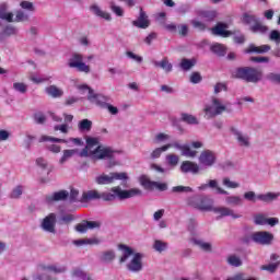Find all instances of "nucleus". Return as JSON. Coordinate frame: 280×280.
Returning <instances> with one entry per match:
<instances>
[{"mask_svg": "<svg viewBox=\"0 0 280 280\" xmlns=\"http://www.w3.org/2000/svg\"><path fill=\"white\" fill-rule=\"evenodd\" d=\"M69 198V191L59 190L45 196V202L47 205H54V202H65Z\"/></svg>", "mask_w": 280, "mask_h": 280, "instance_id": "ddd939ff", "label": "nucleus"}, {"mask_svg": "<svg viewBox=\"0 0 280 280\" xmlns=\"http://www.w3.org/2000/svg\"><path fill=\"white\" fill-rule=\"evenodd\" d=\"M34 119H35V122H36V124H45V120H46L45 114H43V113H36V114L34 115Z\"/></svg>", "mask_w": 280, "mask_h": 280, "instance_id": "69168bd1", "label": "nucleus"}, {"mask_svg": "<svg viewBox=\"0 0 280 280\" xmlns=\"http://www.w3.org/2000/svg\"><path fill=\"white\" fill-rule=\"evenodd\" d=\"M170 139H172L170 135L160 132L155 135L153 141L154 143H165V141H170Z\"/></svg>", "mask_w": 280, "mask_h": 280, "instance_id": "c03bdc74", "label": "nucleus"}, {"mask_svg": "<svg viewBox=\"0 0 280 280\" xmlns=\"http://www.w3.org/2000/svg\"><path fill=\"white\" fill-rule=\"evenodd\" d=\"M0 19L9 23H12V19H14V14L8 13V5L5 4L0 5Z\"/></svg>", "mask_w": 280, "mask_h": 280, "instance_id": "c756f323", "label": "nucleus"}, {"mask_svg": "<svg viewBox=\"0 0 280 280\" xmlns=\"http://www.w3.org/2000/svg\"><path fill=\"white\" fill-rule=\"evenodd\" d=\"M270 40H273L277 45L280 44V33L279 31L275 30L271 31L270 35H269Z\"/></svg>", "mask_w": 280, "mask_h": 280, "instance_id": "0e129e2a", "label": "nucleus"}, {"mask_svg": "<svg viewBox=\"0 0 280 280\" xmlns=\"http://www.w3.org/2000/svg\"><path fill=\"white\" fill-rule=\"evenodd\" d=\"M267 221H268V219L266 218L265 214H256L254 217V222L257 225L265 226V224H267Z\"/></svg>", "mask_w": 280, "mask_h": 280, "instance_id": "864d4df0", "label": "nucleus"}, {"mask_svg": "<svg viewBox=\"0 0 280 280\" xmlns=\"http://www.w3.org/2000/svg\"><path fill=\"white\" fill-rule=\"evenodd\" d=\"M190 82L192 84H200V82H202V77L200 75V72H192L190 75Z\"/></svg>", "mask_w": 280, "mask_h": 280, "instance_id": "bf43d9fd", "label": "nucleus"}, {"mask_svg": "<svg viewBox=\"0 0 280 280\" xmlns=\"http://www.w3.org/2000/svg\"><path fill=\"white\" fill-rule=\"evenodd\" d=\"M225 280H246V273L238 272L232 277L226 278Z\"/></svg>", "mask_w": 280, "mask_h": 280, "instance_id": "338daca9", "label": "nucleus"}, {"mask_svg": "<svg viewBox=\"0 0 280 280\" xmlns=\"http://www.w3.org/2000/svg\"><path fill=\"white\" fill-rule=\"evenodd\" d=\"M74 218L73 214L65 213L61 214V218L59 219V224H69L73 222Z\"/></svg>", "mask_w": 280, "mask_h": 280, "instance_id": "5fc2aeb1", "label": "nucleus"}, {"mask_svg": "<svg viewBox=\"0 0 280 280\" xmlns=\"http://www.w3.org/2000/svg\"><path fill=\"white\" fill-rule=\"evenodd\" d=\"M279 266H280V260H278L276 262L268 264V265H262L260 267V270H267V272L275 273V272H277V269L279 268Z\"/></svg>", "mask_w": 280, "mask_h": 280, "instance_id": "e433bc0d", "label": "nucleus"}, {"mask_svg": "<svg viewBox=\"0 0 280 280\" xmlns=\"http://www.w3.org/2000/svg\"><path fill=\"white\" fill-rule=\"evenodd\" d=\"M167 246H168L167 242H163L160 240H156L153 244V248L158 253H163L164 250H167Z\"/></svg>", "mask_w": 280, "mask_h": 280, "instance_id": "37998d69", "label": "nucleus"}, {"mask_svg": "<svg viewBox=\"0 0 280 280\" xmlns=\"http://www.w3.org/2000/svg\"><path fill=\"white\" fill-rule=\"evenodd\" d=\"M195 244L201 249L205 250L206 253H211V243H207L201 240H196Z\"/></svg>", "mask_w": 280, "mask_h": 280, "instance_id": "de8ad7c7", "label": "nucleus"}, {"mask_svg": "<svg viewBox=\"0 0 280 280\" xmlns=\"http://www.w3.org/2000/svg\"><path fill=\"white\" fill-rule=\"evenodd\" d=\"M203 112L207 119H213V117H218V115H222V113H231L226 105L222 104V101L217 97L212 98L211 105L205 106Z\"/></svg>", "mask_w": 280, "mask_h": 280, "instance_id": "39448f33", "label": "nucleus"}, {"mask_svg": "<svg viewBox=\"0 0 280 280\" xmlns=\"http://www.w3.org/2000/svg\"><path fill=\"white\" fill-rule=\"evenodd\" d=\"M180 172L183 174H198L200 166L191 161H184L180 165Z\"/></svg>", "mask_w": 280, "mask_h": 280, "instance_id": "f3484780", "label": "nucleus"}, {"mask_svg": "<svg viewBox=\"0 0 280 280\" xmlns=\"http://www.w3.org/2000/svg\"><path fill=\"white\" fill-rule=\"evenodd\" d=\"M267 78H268V80H270V82H277L278 84H280V74L279 73H269Z\"/></svg>", "mask_w": 280, "mask_h": 280, "instance_id": "774afa93", "label": "nucleus"}, {"mask_svg": "<svg viewBox=\"0 0 280 280\" xmlns=\"http://www.w3.org/2000/svg\"><path fill=\"white\" fill-rule=\"evenodd\" d=\"M115 154H117L116 150H114L110 147L100 145V139L91 138V137L86 138V145L80 152V156H82V158L90 156L91 159H94L95 161H102V160H106V159H115Z\"/></svg>", "mask_w": 280, "mask_h": 280, "instance_id": "f257e3e1", "label": "nucleus"}, {"mask_svg": "<svg viewBox=\"0 0 280 280\" xmlns=\"http://www.w3.org/2000/svg\"><path fill=\"white\" fill-rule=\"evenodd\" d=\"M249 240L260 246H270L275 240V235L270 232L259 231L250 234Z\"/></svg>", "mask_w": 280, "mask_h": 280, "instance_id": "9b49d317", "label": "nucleus"}, {"mask_svg": "<svg viewBox=\"0 0 280 280\" xmlns=\"http://www.w3.org/2000/svg\"><path fill=\"white\" fill-rule=\"evenodd\" d=\"M126 56H127L128 58H130L131 60H135V61L138 62L139 65H140L141 62H143V57H141V56H139V55H136V54L132 52V51H127V52H126Z\"/></svg>", "mask_w": 280, "mask_h": 280, "instance_id": "052dcab7", "label": "nucleus"}, {"mask_svg": "<svg viewBox=\"0 0 280 280\" xmlns=\"http://www.w3.org/2000/svg\"><path fill=\"white\" fill-rule=\"evenodd\" d=\"M152 65L158 69H162L166 73H172V70L174 69V66L172 65V62H170V59H167V57H164L161 61L153 60Z\"/></svg>", "mask_w": 280, "mask_h": 280, "instance_id": "412c9836", "label": "nucleus"}, {"mask_svg": "<svg viewBox=\"0 0 280 280\" xmlns=\"http://www.w3.org/2000/svg\"><path fill=\"white\" fill-rule=\"evenodd\" d=\"M187 206L199 211H211L213 201L207 197L192 196L187 199Z\"/></svg>", "mask_w": 280, "mask_h": 280, "instance_id": "6e6552de", "label": "nucleus"}, {"mask_svg": "<svg viewBox=\"0 0 280 280\" xmlns=\"http://www.w3.org/2000/svg\"><path fill=\"white\" fill-rule=\"evenodd\" d=\"M96 185H113L115 180H128V174L113 172L109 174L102 173L95 177Z\"/></svg>", "mask_w": 280, "mask_h": 280, "instance_id": "1a4fd4ad", "label": "nucleus"}, {"mask_svg": "<svg viewBox=\"0 0 280 280\" xmlns=\"http://www.w3.org/2000/svg\"><path fill=\"white\" fill-rule=\"evenodd\" d=\"M74 246H86V245H95L100 244L98 238H81L73 241Z\"/></svg>", "mask_w": 280, "mask_h": 280, "instance_id": "c85d7f7f", "label": "nucleus"}, {"mask_svg": "<svg viewBox=\"0 0 280 280\" xmlns=\"http://www.w3.org/2000/svg\"><path fill=\"white\" fill-rule=\"evenodd\" d=\"M222 183L228 189H237L240 187V183L233 182L229 177H224Z\"/></svg>", "mask_w": 280, "mask_h": 280, "instance_id": "49530a36", "label": "nucleus"}, {"mask_svg": "<svg viewBox=\"0 0 280 280\" xmlns=\"http://www.w3.org/2000/svg\"><path fill=\"white\" fill-rule=\"evenodd\" d=\"M42 229L46 233H56V213H50L44 218Z\"/></svg>", "mask_w": 280, "mask_h": 280, "instance_id": "dca6fc26", "label": "nucleus"}, {"mask_svg": "<svg viewBox=\"0 0 280 280\" xmlns=\"http://www.w3.org/2000/svg\"><path fill=\"white\" fill-rule=\"evenodd\" d=\"M280 197V192H266V194H255V191H246L243 195V198L248 202H265L266 205H270V202H275Z\"/></svg>", "mask_w": 280, "mask_h": 280, "instance_id": "0eeeda50", "label": "nucleus"}, {"mask_svg": "<svg viewBox=\"0 0 280 280\" xmlns=\"http://www.w3.org/2000/svg\"><path fill=\"white\" fill-rule=\"evenodd\" d=\"M229 28V25L225 23H218L213 28H212V34L214 36H222L223 38H229L231 36V32L226 31Z\"/></svg>", "mask_w": 280, "mask_h": 280, "instance_id": "aec40b11", "label": "nucleus"}, {"mask_svg": "<svg viewBox=\"0 0 280 280\" xmlns=\"http://www.w3.org/2000/svg\"><path fill=\"white\" fill-rule=\"evenodd\" d=\"M182 154H183V156H188L189 159H194V156H196V154H198V152L191 150V148H189V145L185 144L184 149L182 150Z\"/></svg>", "mask_w": 280, "mask_h": 280, "instance_id": "603ef678", "label": "nucleus"}, {"mask_svg": "<svg viewBox=\"0 0 280 280\" xmlns=\"http://www.w3.org/2000/svg\"><path fill=\"white\" fill-rule=\"evenodd\" d=\"M13 89L18 91V93H27V85H25V83L15 82L13 83Z\"/></svg>", "mask_w": 280, "mask_h": 280, "instance_id": "4d7b16f0", "label": "nucleus"}, {"mask_svg": "<svg viewBox=\"0 0 280 280\" xmlns=\"http://www.w3.org/2000/svg\"><path fill=\"white\" fill-rule=\"evenodd\" d=\"M191 25L195 30H199V32H205V30H207V25L198 20H191Z\"/></svg>", "mask_w": 280, "mask_h": 280, "instance_id": "13d9d810", "label": "nucleus"}, {"mask_svg": "<svg viewBox=\"0 0 280 280\" xmlns=\"http://www.w3.org/2000/svg\"><path fill=\"white\" fill-rule=\"evenodd\" d=\"M211 51L217 56H224L226 54V47L222 44H214L211 46Z\"/></svg>", "mask_w": 280, "mask_h": 280, "instance_id": "c9c22d12", "label": "nucleus"}, {"mask_svg": "<svg viewBox=\"0 0 280 280\" xmlns=\"http://www.w3.org/2000/svg\"><path fill=\"white\" fill-rule=\"evenodd\" d=\"M90 12H92L94 16H98V19H104V21H113L110 13L102 10V8L97 4L90 5Z\"/></svg>", "mask_w": 280, "mask_h": 280, "instance_id": "a211bd4d", "label": "nucleus"}, {"mask_svg": "<svg viewBox=\"0 0 280 280\" xmlns=\"http://www.w3.org/2000/svg\"><path fill=\"white\" fill-rule=\"evenodd\" d=\"M208 187H210V189H215L217 194H221L222 196H229V191L218 186V180L215 179H210L208 183Z\"/></svg>", "mask_w": 280, "mask_h": 280, "instance_id": "2f4dec72", "label": "nucleus"}, {"mask_svg": "<svg viewBox=\"0 0 280 280\" xmlns=\"http://www.w3.org/2000/svg\"><path fill=\"white\" fill-rule=\"evenodd\" d=\"M27 19H30V15L23 11H18L15 14V21H18V23L21 21H27Z\"/></svg>", "mask_w": 280, "mask_h": 280, "instance_id": "e2e57ef3", "label": "nucleus"}, {"mask_svg": "<svg viewBox=\"0 0 280 280\" xmlns=\"http://www.w3.org/2000/svg\"><path fill=\"white\" fill-rule=\"evenodd\" d=\"M46 93L50 97H62V95H65V92L56 85H49L46 88Z\"/></svg>", "mask_w": 280, "mask_h": 280, "instance_id": "cd10ccee", "label": "nucleus"}, {"mask_svg": "<svg viewBox=\"0 0 280 280\" xmlns=\"http://www.w3.org/2000/svg\"><path fill=\"white\" fill-rule=\"evenodd\" d=\"M166 165L170 170H175L178 166V163L180 162V158L174 153L167 154L165 156Z\"/></svg>", "mask_w": 280, "mask_h": 280, "instance_id": "b1692460", "label": "nucleus"}, {"mask_svg": "<svg viewBox=\"0 0 280 280\" xmlns=\"http://www.w3.org/2000/svg\"><path fill=\"white\" fill-rule=\"evenodd\" d=\"M72 276L75 277L77 279L92 280L91 276H89L82 269H74L73 272H72Z\"/></svg>", "mask_w": 280, "mask_h": 280, "instance_id": "a18cd8bd", "label": "nucleus"}, {"mask_svg": "<svg viewBox=\"0 0 280 280\" xmlns=\"http://www.w3.org/2000/svg\"><path fill=\"white\" fill-rule=\"evenodd\" d=\"M3 34H4V36H15V34H19V30H16V27H14L12 25H8L3 30Z\"/></svg>", "mask_w": 280, "mask_h": 280, "instance_id": "6e6d98bb", "label": "nucleus"}, {"mask_svg": "<svg viewBox=\"0 0 280 280\" xmlns=\"http://www.w3.org/2000/svg\"><path fill=\"white\" fill-rule=\"evenodd\" d=\"M78 152V150H63V155L60 158L59 163L60 165L67 163V161H69V159H71V156H73V154H75Z\"/></svg>", "mask_w": 280, "mask_h": 280, "instance_id": "a19ab883", "label": "nucleus"}, {"mask_svg": "<svg viewBox=\"0 0 280 280\" xmlns=\"http://www.w3.org/2000/svg\"><path fill=\"white\" fill-rule=\"evenodd\" d=\"M101 194L97 190H86L83 191L81 201L91 202V200H100Z\"/></svg>", "mask_w": 280, "mask_h": 280, "instance_id": "5701e85b", "label": "nucleus"}, {"mask_svg": "<svg viewBox=\"0 0 280 280\" xmlns=\"http://www.w3.org/2000/svg\"><path fill=\"white\" fill-rule=\"evenodd\" d=\"M270 51V46L269 45H262V46H255V45H249V47L245 50V54H266Z\"/></svg>", "mask_w": 280, "mask_h": 280, "instance_id": "393cba45", "label": "nucleus"}, {"mask_svg": "<svg viewBox=\"0 0 280 280\" xmlns=\"http://www.w3.org/2000/svg\"><path fill=\"white\" fill-rule=\"evenodd\" d=\"M132 25H135V27H140V30H147V27H150V20H148V15L143 10L140 11L138 20L133 21Z\"/></svg>", "mask_w": 280, "mask_h": 280, "instance_id": "4be33fe9", "label": "nucleus"}, {"mask_svg": "<svg viewBox=\"0 0 280 280\" xmlns=\"http://www.w3.org/2000/svg\"><path fill=\"white\" fill-rule=\"evenodd\" d=\"M77 89H79V91H82L83 93H84V91H88L89 102H91V104H95L100 108H105L107 106V104L110 102V97L104 96L102 94H94L93 89H91L86 84L78 85Z\"/></svg>", "mask_w": 280, "mask_h": 280, "instance_id": "423d86ee", "label": "nucleus"}, {"mask_svg": "<svg viewBox=\"0 0 280 280\" xmlns=\"http://www.w3.org/2000/svg\"><path fill=\"white\" fill-rule=\"evenodd\" d=\"M68 67L70 69H77L80 73H91V67L84 63V56L74 52L68 60Z\"/></svg>", "mask_w": 280, "mask_h": 280, "instance_id": "9d476101", "label": "nucleus"}, {"mask_svg": "<svg viewBox=\"0 0 280 280\" xmlns=\"http://www.w3.org/2000/svg\"><path fill=\"white\" fill-rule=\"evenodd\" d=\"M118 250H120L119 264H127V270L129 272H141L143 270V254L135 253V249L126 244H119Z\"/></svg>", "mask_w": 280, "mask_h": 280, "instance_id": "f03ea898", "label": "nucleus"}, {"mask_svg": "<svg viewBox=\"0 0 280 280\" xmlns=\"http://www.w3.org/2000/svg\"><path fill=\"white\" fill-rule=\"evenodd\" d=\"M257 16L253 15L252 13H244L243 14V23H245V25H254L257 23Z\"/></svg>", "mask_w": 280, "mask_h": 280, "instance_id": "58836bf2", "label": "nucleus"}, {"mask_svg": "<svg viewBox=\"0 0 280 280\" xmlns=\"http://www.w3.org/2000/svg\"><path fill=\"white\" fill-rule=\"evenodd\" d=\"M225 202L232 207H242L244 205V199L240 196L232 195L225 197Z\"/></svg>", "mask_w": 280, "mask_h": 280, "instance_id": "bb28decb", "label": "nucleus"}, {"mask_svg": "<svg viewBox=\"0 0 280 280\" xmlns=\"http://www.w3.org/2000/svg\"><path fill=\"white\" fill-rule=\"evenodd\" d=\"M182 121L189 124L190 126H198V118L191 114H182Z\"/></svg>", "mask_w": 280, "mask_h": 280, "instance_id": "72a5a7b5", "label": "nucleus"}, {"mask_svg": "<svg viewBox=\"0 0 280 280\" xmlns=\"http://www.w3.org/2000/svg\"><path fill=\"white\" fill-rule=\"evenodd\" d=\"M23 189L24 187L22 185L16 186L15 188H13V190L10 194V198H13L14 200L21 198V196H23Z\"/></svg>", "mask_w": 280, "mask_h": 280, "instance_id": "09e8293b", "label": "nucleus"}, {"mask_svg": "<svg viewBox=\"0 0 280 280\" xmlns=\"http://www.w3.org/2000/svg\"><path fill=\"white\" fill-rule=\"evenodd\" d=\"M91 128H93V121L89 119H83L79 122L80 132H90Z\"/></svg>", "mask_w": 280, "mask_h": 280, "instance_id": "473e14b6", "label": "nucleus"}, {"mask_svg": "<svg viewBox=\"0 0 280 280\" xmlns=\"http://www.w3.org/2000/svg\"><path fill=\"white\" fill-rule=\"evenodd\" d=\"M228 264L234 268H240V266H242V259L236 255H230L228 257Z\"/></svg>", "mask_w": 280, "mask_h": 280, "instance_id": "ea45409f", "label": "nucleus"}, {"mask_svg": "<svg viewBox=\"0 0 280 280\" xmlns=\"http://www.w3.org/2000/svg\"><path fill=\"white\" fill-rule=\"evenodd\" d=\"M45 141H51V143H67L66 139L54 138L50 136H42L39 138V143H45Z\"/></svg>", "mask_w": 280, "mask_h": 280, "instance_id": "4c0bfd02", "label": "nucleus"}, {"mask_svg": "<svg viewBox=\"0 0 280 280\" xmlns=\"http://www.w3.org/2000/svg\"><path fill=\"white\" fill-rule=\"evenodd\" d=\"M250 31L254 34H266V32H268V26L261 24L258 20L254 25L250 26Z\"/></svg>", "mask_w": 280, "mask_h": 280, "instance_id": "7c9ffc66", "label": "nucleus"}, {"mask_svg": "<svg viewBox=\"0 0 280 280\" xmlns=\"http://www.w3.org/2000/svg\"><path fill=\"white\" fill-rule=\"evenodd\" d=\"M109 9L116 16H124V9L117 5L114 1L109 2Z\"/></svg>", "mask_w": 280, "mask_h": 280, "instance_id": "8fccbe9b", "label": "nucleus"}, {"mask_svg": "<svg viewBox=\"0 0 280 280\" xmlns=\"http://www.w3.org/2000/svg\"><path fill=\"white\" fill-rule=\"evenodd\" d=\"M197 62L198 61L196 60V58H191V59L183 58L179 63V67L182 71H190V69H194V67H196Z\"/></svg>", "mask_w": 280, "mask_h": 280, "instance_id": "a878e982", "label": "nucleus"}, {"mask_svg": "<svg viewBox=\"0 0 280 280\" xmlns=\"http://www.w3.org/2000/svg\"><path fill=\"white\" fill-rule=\"evenodd\" d=\"M173 194H191L194 191V188L189 186H174L172 188Z\"/></svg>", "mask_w": 280, "mask_h": 280, "instance_id": "79ce46f5", "label": "nucleus"}, {"mask_svg": "<svg viewBox=\"0 0 280 280\" xmlns=\"http://www.w3.org/2000/svg\"><path fill=\"white\" fill-rule=\"evenodd\" d=\"M143 196V191L139 188H130L128 190L121 189V187L116 186L110 189V192H102L100 200L105 202H113L115 200H128L129 198H137Z\"/></svg>", "mask_w": 280, "mask_h": 280, "instance_id": "7ed1b4c3", "label": "nucleus"}, {"mask_svg": "<svg viewBox=\"0 0 280 280\" xmlns=\"http://www.w3.org/2000/svg\"><path fill=\"white\" fill-rule=\"evenodd\" d=\"M22 10H27V12H34V4L30 1H22L20 3Z\"/></svg>", "mask_w": 280, "mask_h": 280, "instance_id": "680f3d73", "label": "nucleus"}, {"mask_svg": "<svg viewBox=\"0 0 280 280\" xmlns=\"http://www.w3.org/2000/svg\"><path fill=\"white\" fill-rule=\"evenodd\" d=\"M211 211H213V213H217V215H219L218 218H233V220H237L240 218H242V215L235 213V211L231 208L228 207H215V208H211Z\"/></svg>", "mask_w": 280, "mask_h": 280, "instance_id": "4468645a", "label": "nucleus"}, {"mask_svg": "<svg viewBox=\"0 0 280 280\" xmlns=\"http://www.w3.org/2000/svg\"><path fill=\"white\" fill-rule=\"evenodd\" d=\"M232 135L236 138V141L238 142V145L248 148L250 145V138L248 136H244L237 128L232 127L231 128Z\"/></svg>", "mask_w": 280, "mask_h": 280, "instance_id": "6ab92c4d", "label": "nucleus"}, {"mask_svg": "<svg viewBox=\"0 0 280 280\" xmlns=\"http://www.w3.org/2000/svg\"><path fill=\"white\" fill-rule=\"evenodd\" d=\"M45 273L37 275L34 280H57L56 277L49 276L47 272H55V275H60L67 270V267L60 265H50L44 268Z\"/></svg>", "mask_w": 280, "mask_h": 280, "instance_id": "f8f14e48", "label": "nucleus"}, {"mask_svg": "<svg viewBox=\"0 0 280 280\" xmlns=\"http://www.w3.org/2000/svg\"><path fill=\"white\" fill-rule=\"evenodd\" d=\"M115 259V252L114 250H107L103 252L101 255V261H104L105 264H110Z\"/></svg>", "mask_w": 280, "mask_h": 280, "instance_id": "f704fd0d", "label": "nucleus"}, {"mask_svg": "<svg viewBox=\"0 0 280 280\" xmlns=\"http://www.w3.org/2000/svg\"><path fill=\"white\" fill-rule=\"evenodd\" d=\"M232 75L238 78V80H244L245 82H252L257 84L261 80V72L255 68L243 67L237 68Z\"/></svg>", "mask_w": 280, "mask_h": 280, "instance_id": "20e7f679", "label": "nucleus"}, {"mask_svg": "<svg viewBox=\"0 0 280 280\" xmlns=\"http://www.w3.org/2000/svg\"><path fill=\"white\" fill-rule=\"evenodd\" d=\"M199 163L203 167H213V165L215 164V153L210 150L201 152L199 156Z\"/></svg>", "mask_w": 280, "mask_h": 280, "instance_id": "2eb2a0df", "label": "nucleus"}, {"mask_svg": "<svg viewBox=\"0 0 280 280\" xmlns=\"http://www.w3.org/2000/svg\"><path fill=\"white\" fill-rule=\"evenodd\" d=\"M167 148L166 144L160 148H156L155 150L152 151L151 153V159H161V155L163 154V152H167Z\"/></svg>", "mask_w": 280, "mask_h": 280, "instance_id": "3c124183", "label": "nucleus"}]
</instances>
